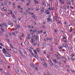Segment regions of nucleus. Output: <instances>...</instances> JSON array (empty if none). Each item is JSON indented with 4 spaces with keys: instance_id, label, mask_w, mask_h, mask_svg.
Returning <instances> with one entry per match:
<instances>
[{
    "instance_id": "bb28decb",
    "label": "nucleus",
    "mask_w": 75,
    "mask_h": 75,
    "mask_svg": "<svg viewBox=\"0 0 75 75\" xmlns=\"http://www.w3.org/2000/svg\"><path fill=\"white\" fill-rule=\"evenodd\" d=\"M31 42H32V43H33V42H34V40H33V38H32L31 39Z\"/></svg>"
},
{
    "instance_id": "6ab92c4d",
    "label": "nucleus",
    "mask_w": 75,
    "mask_h": 75,
    "mask_svg": "<svg viewBox=\"0 0 75 75\" xmlns=\"http://www.w3.org/2000/svg\"><path fill=\"white\" fill-rule=\"evenodd\" d=\"M16 72H19V69H16Z\"/></svg>"
},
{
    "instance_id": "cd10ccee",
    "label": "nucleus",
    "mask_w": 75,
    "mask_h": 75,
    "mask_svg": "<svg viewBox=\"0 0 75 75\" xmlns=\"http://www.w3.org/2000/svg\"><path fill=\"white\" fill-rule=\"evenodd\" d=\"M37 52H39L40 51V49H39V48H38L37 49Z\"/></svg>"
},
{
    "instance_id": "9b49d317",
    "label": "nucleus",
    "mask_w": 75,
    "mask_h": 75,
    "mask_svg": "<svg viewBox=\"0 0 75 75\" xmlns=\"http://www.w3.org/2000/svg\"><path fill=\"white\" fill-rule=\"evenodd\" d=\"M65 59H66L67 60H69V58L67 56L66 57Z\"/></svg>"
},
{
    "instance_id": "5701e85b",
    "label": "nucleus",
    "mask_w": 75,
    "mask_h": 75,
    "mask_svg": "<svg viewBox=\"0 0 75 75\" xmlns=\"http://www.w3.org/2000/svg\"><path fill=\"white\" fill-rule=\"evenodd\" d=\"M30 38H31V36H28L26 38L27 40H29V39H30Z\"/></svg>"
},
{
    "instance_id": "473e14b6",
    "label": "nucleus",
    "mask_w": 75,
    "mask_h": 75,
    "mask_svg": "<svg viewBox=\"0 0 75 75\" xmlns=\"http://www.w3.org/2000/svg\"><path fill=\"white\" fill-rule=\"evenodd\" d=\"M28 51H29L30 53H31L32 52V51H31V49H29V50H28Z\"/></svg>"
},
{
    "instance_id": "e433bc0d",
    "label": "nucleus",
    "mask_w": 75,
    "mask_h": 75,
    "mask_svg": "<svg viewBox=\"0 0 75 75\" xmlns=\"http://www.w3.org/2000/svg\"><path fill=\"white\" fill-rule=\"evenodd\" d=\"M0 45H1V46H2V47L4 46V45H3V44H2V43H0Z\"/></svg>"
},
{
    "instance_id": "774afa93",
    "label": "nucleus",
    "mask_w": 75,
    "mask_h": 75,
    "mask_svg": "<svg viewBox=\"0 0 75 75\" xmlns=\"http://www.w3.org/2000/svg\"><path fill=\"white\" fill-rule=\"evenodd\" d=\"M41 59L42 60V61H44V59L43 58H41Z\"/></svg>"
},
{
    "instance_id": "052dcab7",
    "label": "nucleus",
    "mask_w": 75,
    "mask_h": 75,
    "mask_svg": "<svg viewBox=\"0 0 75 75\" xmlns=\"http://www.w3.org/2000/svg\"><path fill=\"white\" fill-rule=\"evenodd\" d=\"M35 54H34L33 53V54L32 56H33V57H35Z\"/></svg>"
},
{
    "instance_id": "37998d69",
    "label": "nucleus",
    "mask_w": 75,
    "mask_h": 75,
    "mask_svg": "<svg viewBox=\"0 0 75 75\" xmlns=\"http://www.w3.org/2000/svg\"><path fill=\"white\" fill-rule=\"evenodd\" d=\"M8 50H9V51H11V49L10 48H8Z\"/></svg>"
},
{
    "instance_id": "f3484780",
    "label": "nucleus",
    "mask_w": 75,
    "mask_h": 75,
    "mask_svg": "<svg viewBox=\"0 0 75 75\" xmlns=\"http://www.w3.org/2000/svg\"><path fill=\"white\" fill-rule=\"evenodd\" d=\"M44 67H45V68H47V65L45 63H44Z\"/></svg>"
},
{
    "instance_id": "de8ad7c7",
    "label": "nucleus",
    "mask_w": 75,
    "mask_h": 75,
    "mask_svg": "<svg viewBox=\"0 0 75 75\" xmlns=\"http://www.w3.org/2000/svg\"><path fill=\"white\" fill-rule=\"evenodd\" d=\"M50 50H51V51H53V49H52V47L51 48Z\"/></svg>"
},
{
    "instance_id": "bf43d9fd",
    "label": "nucleus",
    "mask_w": 75,
    "mask_h": 75,
    "mask_svg": "<svg viewBox=\"0 0 75 75\" xmlns=\"http://www.w3.org/2000/svg\"><path fill=\"white\" fill-rule=\"evenodd\" d=\"M30 33L31 34H33V33H34V32L33 31H30Z\"/></svg>"
},
{
    "instance_id": "c9c22d12",
    "label": "nucleus",
    "mask_w": 75,
    "mask_h": 75,
    "mask_svg": "<svg viewBox=\"0 0 75 75\" xmlns=\"http://www.w3.org/2000/svg\"><path fill=\"white\" fill-rule=\"evenodd\" d=\"M71 57H74V54L73 53L71 54Z\"/></svg>"
},
{
    "instance_id": "09e8293b",
    "label": "nucleus",
    "mask_w": 75,
    "mask_h": 75,
    "mask_svg": "<svg viewBox=\"0 0 75 75\" xmlns=\"http://www.w3.org/2000/svg\"><path fill=\"white\" fill-rule=\"evenodd\" d=\"M47 75H51V74H50V73L47 72Z\"/></svg>"
},
{
    "instance_id": "7ed1b4c3",
    "label": "nucleus",
    "mask_w": 75,
    "mask_h": 75,
    "mask_svg": "<svg viewBox=\"0 0 75 75\" xmlns=\"http://www.w3.org/2000/svg\"><path fill=\"white\" fill-rule=\"evenodd\" d=\"M2 52L4 53V54H5L6 53H7V52L6 51V49L4 48H3V50L2 51Z\"/></svg>"
},
{
    "instance_id": "39448f33",
    "label": "nucleus",
    "mask_w": 75,
    "mask_h": 75,
    "mask_svg": "<svg viewBox=\"0 0 75 75\" xmlns=\"http://www.w3.org/2000/svg\"><path fill=\"white\" fill-rule=\"evenodd\" d=\"M2 24L5 27H6V28L8 27V26L7 25V24L5 23H2Z\"/></svg>"
},
{
    "instance_id": "7c9ffc66",
    "label": "nucleus",
    "mask_w": 75,
    "mask_h": 75,
    "mask_svg": "<svg viewBox=\"0 0 75 75\" xmlns=\"http://www.w3.org/2000/svg\"><path fill=\"white\" fill-rule=\"evenodd\" d=\"M68 47V45H67L66 44L64 46V47H65V48H67Z\"/></svg>"
},
{
    "instance_id": "3c124183",
    "label": "nucleus",
    "mask_w": 75,
    "mask_h": 75,
    "mask_svg": "<svg viewBox=\"0 0 75 75\" xmlns=\"http://www.w3.org/2000/svg\"><path fill=\"white\" fill-rule=\"evenodd\" d=\"M52 10H54L55 8H54V7H52Z\"/></svg>"
},
{
    "instance_id": "864d4df0",
    "label": "nucleus",
    "mask_w": 75,
    "mask_h": 75,
    "mask_svg": "<svg viewBox=\"0 0 75 75\" xmlns=\"http://www.w3.org/2000/svg\"><path fill=\"white\" fill-rule=\"evenodd\" d=\"M36 38H37V40H38V38H38V36H37L36 37Z\"/></svg>"
},
{
    "instance_id": "58836bf2",
    "label": "nucleus",
    "mask_w": 75,
    "mask_h": 75,
    "mask_svg": "<svg viewBox=\"0 0 75 75\" xmlns=\"http://www.w3.org/2000/svg\"><path fill=\"white\" fill-rule=\"evenodd\" d=\"M54 65L55 67V68H58V67H57V66L56 64H54Z\"/></svg>"
},
{
    "instance_id": "ea45409f",
    "label": "nucleus",
    "mask_w": 75,
    "mask_h": 75,
    "mask_svg": "<svg viewBox=\"0 0 75 75\" xmlns=\"http://www.w3.org/2000/svg\"><path fill=\"white\" fill-rule=\"evenodd\" d=\"M57 64L58 65H61V62H57Z\"/></svg>"
},
{
    "instance_id": "0e129e2a",
    "label": "nucleus",
    "mask_w": 75,
    "mask_h": 75,
    "mask_svg": "<svg viewBox=\"0 0 75 75\" xmlns=\"http://www.w3.org/2000/svg\"><path fill=\"white\" fill-rule=\"evenodd\" d=\"M34 25H36L37 24V23L35 22H34Z\"/></svg>"
},
{
    "instance_id": "69168bd1",
    "label": "nucleus",
    "mask_w": 75,
    "mask_h": 75,
    "mask_svg": "<svg viewBox=\"0 0 75 75\" xmlns=\"http://www.w3.org/2000/svg\"><path fill=\"white\" fill-rule=\"evenodd\" d=\"M41 11H42V12H44V11L42 9H41Z\"/></svg>"
},
{
    "instance_id": "49530a36",
    "label": "nucleus",
    "mask_w": 75,
    "mask_h": 75,
    "mask_svg": "<svg viewBox=\"0 0 75 75\" xmlns=\"http://www.w3.org/2000/svg\"><path fill=\"white\" fill-rule=\"evenodd\" d=\"M1 14L2 16H4V14H3V13L1 12Z\"/></svg>"
},
{
    "instance_id": "4d7b16f0",
    "label": "nucleus",
    "mask_w": 75,
    "mask_h": 75,
    "mask_svg": "<svg viewBox=\"0 0 75 75\" xmlns=\"http://www.w3.org/2000/svg\"><path fill=\"white\" fill-rule=\"evenodd\" d=\"M70 7L71 8H72V9H74V7H73V6H71Z\"/></svg>"
},
{
    "instance_id": "8fccbe9b",
    "label": "nucleus",
    "mask_w": 75,
    "mask_h": 75,
    "mask_svg": "<svg viewBox=\"0 0 75 75\" xmlns=\"http://www.w3.org/2000/svg\"><path fill=\"white\" fill-rule=\"evenodd\" d=\"M35 69L38 71V67H36V68H35Z\"/></svg>"
},
{
    "instance_id": "e2e57ef3",
    "label": "nucleus",
    "mask_w": 75,
    "mask_h": 75,
    "mask_svg": "<svg viewBox=\"0 0 75 75\" xmlns=\"http://www.w3.org/2000/svg\"><path fill=\"white\" fill-rule=\"evenodd\" d=\"M8 68L9 69H10V68H11V67H10V66H8Z\"/></svg>"
},
{
    "instance_id": "412c9836",
    "label": "nucleus",
    "mask_w": 75,
    "mask_h": 75,
    "mask_svg": "<svg viewBox=\"0 0 75 75\" xmlns=\"http://www.w3.org/2000/svg\"><path fill=\"white\" fill-rule=\"evenodd\" d=\"M35 58H38V55H35Z\"/></svg>"
},
{
    "instance_id": "13d9d810",
    "label": "nucleus",
    "mask_w": 75,
    "mask_h": 75,
    "mask_svg": "<svg viewBox=\"0 0 75 75\" xmlns=\"http://www.w3.org/2000/svg\"><path fill=\"white\" fill-rule=\"evenodd\" d=\"M59 2L60 3H62V0H59Z\"/></svg>"
},
{
    "instance_id": "a18cd8bd",
    "label": "nucleus",
    "mask_w": 75,
    "mask_h": 75,
    "mask_svg": "<svg viewBox=\"0 0 75 75\" xmlns=\"http://www.w3.org/2000/svg\"><path fill=\"white\" fill-rule=\"evenodd\" d=\"M25 42H26V43L27 44V45H28V42L25 41Z\"/></svg>"
},
{
    "instance_id": "9d476101",
    "label": "nucleus",
    "mask_w": 75,
    "mask_h": 75,
    "mask_svg": "<svg viewBox=\"0 0 75 75\" xmlns=\"http://www.w3.org/2000/svg\"><path fill=\"white\" fill-rule=\"evenodd\" d=\"M14 52H15V53H17V50L15 48L14 49Z\"/></svg>"
},
{
    "instance_id": "393cba45",
    "label": "nucleus",
    "mask_w": 75,
    "mask_h": 75,
    "mask_svg": "<svg viewBox=\"0 0 75 75\" xmlns=\"http://www.w3.org/2000/svg\"><path fill=\"white\" fill-rule=\"evenodd\" d=\"M71 60L73 62H74V60H75V59H74V58H73V57H72V58L71 59Z\"/></svg>"
},
{
    "instance_id": "79ce46f5",
    "label": "nucleus",
    "mask_w": 75,
    "mask_h": 75,
    "mask_svg": "<svg viewBox=\"0 0 75 75\" xmlns=\"http://www.w3.org/2000/svg\"><path fill=\"white\" fill-rule=\"evenodd\" d=\"M35 35H33L32 36V37L33 38H34L35 37Z\"/></svg>"
},
{
    "instance_id": "b1692460",
    "label": "nucleus",
    "mask_w": 75,
    "mask_h": 75,
    "mask_svg": "<svg viewBox=\"0 0 75 75\" xmlns=\"http://www.w3.org/2000/svg\"><path fill=\"white\" fill-rule=\"evenodd\" d=\"M70 3V4H71L72 5H73L74 4V3H73V1H71Z\"/></svg>"
},
{
    "instance_id": "a19ab883",
    "label": "nucleus",
    "mask_w": 75,
    "mask_h": 75,
    "mask_svg": "<svg viewBox=\"0 0 75 75\" xmlns=\"http://www.w3.org/2000/svg\"><path fill=\"white\" fill-rule=\"evenodd\" d=\"M31 67H34V64H31Z\"/></svg>"
},
{
    "instance_id": "5fc2aeb1",
    "label": "nucleus",
    "mask_w": 75,
    "mask_h": 75,
    "mask_svg": "<svg viewBox=\"0 0 75 75\" xmlns=\"http://www.w3.org/2000/svg\"><path fill=\"white\" fill-rule=\"evenodd\" d=\"M35 3L36 4H38V2L37 1H35Z\"/></svg>"
},
{
    "instance_id": "dca6fc26",
    "label": "nucleus",
    "mask_w": 75,
    "mask_h": 75,
    "mask_svg": "<svg viewBox=\"0 0 75 75\" xmlns=\"http://www.w3.org/2000/svg\"><path fill=\"white\" fill-rule=\"evenodd\" d=\"M47 18V21H50V17H49Z\"/></svg>"
},
{
    "instance_id": "aec40b11",
    "label": "nucleus",
    "mask_w": 75,
    "mask_h": 75,
    "mask_svg": "<svg viewBox=\"0 0 75 75\" xmlns=\"http://www.w3.org/2000/svg\"><path fill=\"white\" fill-rule=\"evenodd\" d=\"M29 14H30L31 15H34V13H31V12H28Z\"/></svg>"
},
{
    "instance_id": "ddd939ff",
    "label": "nucleus",
    "mask_w": 75,
    "mask_h": 75,
    "mask_svg": "<svg viewBox=\"0 0 75 75\" xmlns=\"http://www.w3.org/2000/svg\"><path fill=\"white\" fill-rule=\"evenodd\" d=\"M58 48H59V50H62V47L61 46H59L58 47Z\"/></svg>"
},
{
    "instance_id": "603ef678",
    "label": "nucleus",
    "mask_w": 75,
    "mask_h": 75,
    "mask_svg": "<svg viewBox=\"0 0 75 75\" xmlns=\"http://www.w3.org/2000/svg\"><path fill=\"white\" fill-rule=\"evenodd\" d=\"M12 34L13 35H16V34L14 32L12 33Z\"/></svg>"
},
{
    "instance_id": "2f4dec72",
    "label": "nucleus",
    "mask_w": 75,
    "mask_h": 75,
    "mask_svg": "<svg viewBox=\"0 0 75 75\" xmlns=\"http://www.w3.org/2000/svg\"><path fill=\"white\" fill-rule=\"evenodd\" d=\"M4 4L5 5V6H6L7 5V1H4Z\"/></svg>"
},
{
    "instance_id": "4be33fe9",
    "label": "nucleus",
    "mask_w": 75,
    "mask_h": 75,
    "mask_svg": "<svg viewBox=\"0 0 75 75\" xmlns=\"http://www.w3.org/2000/svg\"><path fill=\"white\" fill-rule=\"evenodd\" d=\"M64 40H66V37H65V36H63V38L62 39V40H64Z\"/></svg>"
},
{
    "instance_id": "6e6d98bb",
    "label": "nucleus",
    "mask_w": 75,
    "mask_h": 75,
    "mask_svg": "<svg viewBox=\"0 0 75 75\" xmlns=\"http://www.w3.org/2000/svg\"><path fill=\"white\" fill-rule=\"evenodd\" d=\"M44 53L45 54H46L47 53V52H46V51H44Z\"/></svg>"
},
{
    "instance_id": "423d86ee",
    "label": "nucleus",
    "mask_w": 75,
    "mask_h": 75,
    "mask_svg": "<svg viewBox=\"0 0 75 75\" xmlns=\"http://www.w3.org/2000/svg\"><path fill=\"white\" fill-rule=\"evenodd\" d=\"M42 46H43L44 47H45L47 46V44L45 43H44L42 44Z\"/></svg>"
},
{
    "instance_id": "c85d7f7f",
    "label": "nucleus",
    "mask_w": 75,
    "mask_h": 75,
    "mask_svg": "<svg viewBox=\"0 0 75 75\" xmlns=\"http://www.w3.org/2000/svg\"><path fill=\"white\" fill-rule=\"evenodd\" d=\"M8 33L10 35V36H11V35H12V34H11V33H10V32H9Z\"/></svg>"
},
{
    "instance_id": "4468645a",
    "label": "nucleus",
    "mask_w": 75,
    "mask_h": 75,
    "mask_svg": "<svg viewBox=\"0 0 75 75\" xmlns=\"http://www.w3.org/2000/svg\"><path fill=\"white\" fill-rule=\"evenodd\" d=\"M33 52H34V53L35 54H36V55H37V54H38V53H37V51L35 50H34Z\"/></svg>"
},
{
    "instance_id": "2eb2a0df",
    "label": "nucleus",
    "mask_w": 75,
    "mask_h": 75,
    "mask_svg": "<svg viewBox=\"0 0 75 75\" xmlns=\"http://www.w3.org/2000/svg\"><path fill=\"white\" fill-rule=\"evenodd\" d=\"M56 57L57 59V60H58V59H59V57H58V55L57 54H56Z\"/></svg>"
},
{
    "instance_id": "1a4fd4ad",
    "label": "nucleus",
    "mask_w": 75,
    "mask_h": 75,
    "mask_svg": "<svg viewBox=\"0 0 75 75\" xmlns=\"http://www.w3.org/2000/svg\"><path fill=\"white\" fill-rule=\"evenodd\" d=\"M22 51H23V52L24 54H26V52L25 51V49H23Z\"/></svg>"
},
{
    "instance_id": "72a5a7b5",
    "label": "nucleus",
    "mask_w": 75,
    "mask_h": 75,
    "mask_svg": "<svg viewBox=\"0 0 75 75\" xmlns=\"http://www.w3.org/2000/svg\"><path fill=\"white\" fill-rule=\"evenodd\" d=\"M48 10L49 11H50V10H51V7H49V8L47 9V10Z\"/></svg>"
},
{
    "instance_id": "c756f323",
    "label": "nucleus",
    "mask_w": 75,
    "mask_h": 75,
    "mask_svg": "<svg viewBox=\"0 0 75 75\" xmlns=\"http://www.w3.org/2000/svg\"><path fill=\"white\" fill-rule=\"evenodd\" d=\"M4 9L5 10V11H7V9L5 7L4 8Z\"/></svg>"
},
{
    "instance_id": "680f3d73",
    "label": "nucleus",
    "mask_w": 75,
    "mask_h": 75,
    "mask_svg": "<svg viewBox=\"0 0 75 75\" xmlns=\"http://www.w3.org/2000/svg\"><path fill=\"white\" fill-rule=\"evenodd\" d=\"M36 45H37V44L36 43H34L33 45V46H36Z\"/></svg>"
},
{
    "instance_id": "f03ea898",
    "label": "nucleus",
    "mask_w": 75,
    "mask_h": 75,
    "mask_svg": "<svg viewBox=\"0 0 75 75\" xmlns=\"http://www.w3.org/2000/svg\"><path fill=\"white\" fill-rule=\"evenodd\" d=\"M19 52H20V54L21 56H22V57H25V56H24V55L23 54V53H22V52H21V50H19Z\"/></svg>"
},
{
    "instance_id": "20e7f679",
    "label": "nucleus",
    "mask_w": 75,
    "mask_h": 75,
    "mask_svg": "<svg viewBox=\"0 0 75 75\" xmlns=\"http://www.w3.org/2000/svg\"><path fill=\"white\" fill-rule=\"evenodd\" d=\"M48 11H49V10H47V9H46V10H45V13H47L46 14L47 15H48V14H50V11L48 12Z\"/></svg>"
},
{
    "instance_id": "0eeeda50",
    "label": "nucleus",
    "mask_w": 75,
    "mask_h": 75,
    "mask_svg": "<svg viewBox=\"0 0 75 75\" xmlns=\"http://www.w3.org/2000/svg\"><path fill=\"white\" fill-rule=\"evenodd\" d=\"M8 24L9 25H13V23L11 22H9L8 23Z\"/></svg>"
},
{
    "instance_id": "f704fd0d",
    "label": "nucleus",
    "mask_w": 75,
    "mask_h": 75,
    "mask_svg": "<svg viewBox=\"0 0 75 75\" xmlns=\"http://www.w3.org/2000/svg\"><path fill=\"white\" fill-rule=\"evenodd\" d=\"M49 64H51V65H53V64H52V62H51L49 63Z\"/></svg>"
},
{
    "instance_id": "6e6552de",
    "label": "nucleus",
    "mask_w": 75,
    "mask_h": 75,
    "mask_svg": "<svg viewBox=\"0 0 75 75\" xmlns=\"http://www.w3.org/2000/svg\"><path fill=\"white\" fill-rule=\"evenodd\" d=\"M53 61H54V63L55 64H57V61H56V59H53Z\"/></svg>"
},
{
    "instance_id": "a878e982",
    "label": "nucleus",
    "mask_w": 75,
    "mask_h": 75,
    "mask_svg": "<svg viewBox=\"0 0 75 75\" xmlns=\"http://www.w3.org/2000/svg\"><path fill=\"white\" fill-rule=\"evenodd\" d=\"M33 18L34 19V20H35L36 18H35V15H33Z\"/></svg>"
},
{
    "instance_id": "c03bdc74",
    "label": "nucleus",
    "mask_w": 75,
    "mask_h": 75,
    "mask_svg": "<svg viewBox=\"0 0 75 75\" xmlns=\"http://www.w3.org/2000/svg\"><path fill=\"white\" fill-rule=\"evenodd\" d=\"M3 59H0V62H3Z\"/></svg>"
},
{
    "instance_id": "4c0bfd02",
    "label": "nucleus",
    "mask_w": 75,
    "mask_h": 75,
    "mask_svg": "<svg viewBox=\"0 0 75 75\" xmlns=\"http://www.w3.org/2000/svg\"><path fill=\"white\" fill-rule=\"evenodd\" d=\"M15 33H16V34H18V32L16 30L15 31Z\"/></svg>"
},
{
    "instance_id": "f257e3e1",
    "label": "nucleus",
    "mask_w": 75,
    "mask_h": 75,
    "mask_svg": "<svg viewBox=\"0 0 75 75\" xmlns=\"http://www.w3.org/2000/svg\"><path fill=\"white\" fill-rule=\"evenodd\" d=\"M5 54L6 56V57H11V55L9 54V53L7 52V53H5Z\"/></svg>"
},
{
    "instance_id": "338daca9",
    "label": "nucleus",
    "mask_w": 75,
    "mask_h": 75,
    "mask_svg": "<svg viewBox=\"0 0 75 75\" xmlns=\"http://www.w3.org/2000/svg\"><path fill=\"white\" fill-rule=\"evenodd\" d=\"M30 9H31L32 10H34V8L33 7H31Z\"/></svg>"
},
{
    "instance_id": "f8f14e48",
    "label": "nucleus",
    "mask_w": 75,
    "mask_h": 75,
    "mask_svg": "<svg viewBox=\"0 0 75 75\" xmlns=\"http://www.w3.org/2000/svg\"><path fill=\"white\" fill-rule=\"evenodd\" d=\"M53 26L54 28H56V27H57V26L55 25V24L54 23L53 24Z\"/></svg>"
},
{
    "instance_id": "a211bd4d",
    "label": "nucleus",
    "mask_w": 75,
    "mask_h": 75,
    "mask_svg": "<svg viewBox=\"0 0 75 75\" xmlns=\"http://www.w3.org/2000/svg\"><path fill=\"white\" fill-rule=\"evenodd\" d=\"M54 18H55L56 20H57V18H58V15L55 16Z\"/></svg>"
}]
</instances>
